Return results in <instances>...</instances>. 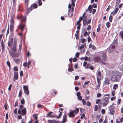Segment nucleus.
I'll list each match as a JSON object with an SVG mask.
<instances>
[{
  "label": "nucleus",
  "mask_w": 123,
  "mask_h": 123,
  "mask_svg": "<svg viewBox=\"0 0 123 123\" xmlns=\"http://www.w3.org/2000/svg\"><path fill=\"white\" fill-rule=\"evenodd\" d=\"M115 47V45L111 44L108 48V52L109 53H112L114 51V49Z\"/></svg>",
  "instance_id": "f257e3e1"
},
{
  "label": "nucleus",
  "mask_w": 123,
  "mask_h": 123,
  "mask_svg": "<svg viewBox=\"0 0 123 123\" xmlns=\"http://www.w3.org/2000/svg\"><path fill=\"white\" fill-rule=\"evenodd\" d=\"M25 26V24H23L22 23L20 25H19L18 26V27L19 29H21V32L20 33V35L21 37H22V35L24 30V28Z\"/></svg>",
  "instance_id": "f03ea898"
},
{
  "label": "nucleus",
  "mask_w": 123,
  "mask_h": 123,
  "mask_svg": "<svg viewBox=\"0 0 123 123\" xmlns=\"http://www.w3.org/2000/svg\"><path fill=\"white\" fill-rule=\"evenodd\" d=\"M104 101L102 103L103 106L105 107L108 104L109 102V98L105 97L104 98Z\"/></svg>",
  "instance_id": "7ed1b4c3"
},
{
  "label": "nucleus",
  "mask_w": 123,
  "mask_h": 123,
  "mask_svg": "<svg viewBox=\"0 0 123 123\" xmlns=\"http://www.w3.org/2000/svg\"><path fill=\"white\" fill-rule=\"evenodd\" d=\"M113 103L111 105H110L108 107L110 114L111 115H113L115 113V110L114 107L112 106Z\"/></svg>",
  "instance_id": "20e7f679"
},
{
  "label": "nucleus",
  "mask_w": 123,
  "mask_h": 123,
  "mask_svg": "<svg viewBox=\"0 0 123 123\" xmlns=\"http://www.w3.org/2000/svg\"><path fill=\"white\" fill-rule=\"evenodd\" d=\"M120 77V76L118 75L113 76L111 78V80L113 81H118Z\"/></svg>",
  "instance_id": "39448f33"
},
{
  "label": "nucleus",
  "mask_w": 123,
  "mask_h": 123,
  "mask_svg": "<svg viewBox=\"0 0 123 123\" xmlns=\"http://www.w3.org/2000/svg\"><path fill=\"white\" fill-rule=\"evenodd\" d=\"M20 18L21 20V24L23 22H25L26 19V16H23L22 15H20V16H18L17 17V19Z\"/></svg>",
  "instance_id": "423d86ee"
},
{
  "label": "nucleus",
  "mask_w": 123,
  "mask_h": 123,
  "mask_svg": "<svg viewBox=\"0 0 123 123\" xmlns=\"http://www.w3.org/2000/svg\"><path fill=\"white\" fill-rule=\"evenodd\" d=\"M28 87L27 86H23L24 92L27 95H28L29 93V91L28 90Z\"/></svg>",
  "instance_id": "0eeeda50"
},
{
  "label": "nucleus",
  "mask_w": 123,
  "mask_h": 123,
  "mask_svg": "<svg viewBox=\"0 0 123 123\" xmlns=\"http://www.w3.org/2000/svg\"><path fill=\"white\" fill-rule=\"evenodd\" d=\"M93 60L95 62L100 63L101 59L100 57L96 56L93 58Z\"/></svg>",
  "instance_id": "6e6552de"
},
{
  "label": "nucleus",
  "mask_w": 123,
  "mask_h": 123,
  "mask_svg": "<svg viewBox=\"0 0 123 123\" xmlns=\"http://www.w3.org/2000/svg\"><path fill=\"white\" fill-rule=\"evenodd\" d=\"M110 83V80L108 78H105L104 82L103 84V86L109 85Z\"/></svg>",
  "instance_id": "1a4fd4ad"
},
{
  "label": "nucleus",
  "mask_w": 123,
  "mask_h": 123,
  "mask_svg": "<svg viewBox=\"0 0 123 123\" xmlns=\"http://www.w3.org/2000/svg\"><path fill=\"white\" fill-rule=\"evenodd\" d=\"M9 53L11 56L13 58L17 57L19 55V54L18 53H16L12 52H9Z\"/></svg>",
  "instance_id": "9d476101"
},
{
  "label": "nucleus",
  "mask_w": 123,
  "mask_h": 123,
  "mask_svg": "<svg viewBox=\"0 0 123 123\" xmlns=\"http://www.w3.org/2000/svg\"><path fill=\"white\" fill-rule=\"evenodd\" d=\"M26 114V111L25 107L21 110V115L22 116H24Z\"/></svg>",
  "instance_id": "9b49d317"
},
{
  "label": "nucleus",
  "mask_w": 123,
  "mask_h": 123,
  "mask_svg": "<svg viewBox=\"0 0 123 123\" xmlns=\"http://www.w3.org/2000/svg\"><path fill=\"white\" fill-rule=\"evenodd\" d=\"M101 56L103 61H105L106 60V55L105 52H104L102 54Z\"/></svg>",
  "instance_id": "f8f14e48"
},
{
  "label": "nucleus",
  "mask_w": 123,
  "mask_h": 123,
  "mask_svg": "<svg viewBox=\"0 0 123 123\" xmlns=\"http://www.w3.org/2000/svg\"><path fill=\"white\" fill-rule=\"evenodd\" d=\"M67 115L65 113L63 116L62 121L61 122V123H64L67 121Z\"/></svg>",
  "instance_id": "ddd939ff"
},
{
  "label": "nucleus",
  "mask_w": 123,
  "mask_h": 123,
  "mask_svg": "<svg viewBox=\"0 0 123 123\" xmlns=\"http://www.w3.org/2000/svg\"><path fill=\"white\" fill-rule=\"evenodd\" d=\"M13 78H15L16 80L18 79V72H14V74Z\"/></svg>",
  "instance_id": "4468645a"
},
{
  "label": "nucleus",
  "mask_w": 123,
  "mask_h": 123,
  "mask_svg": "<svg viewBox=\"0 0 123 123\" xmlns=\"http://www.w3.org/2000/svg\"><path fill=\"white\" fill-rule=\"evenodd\" d=\"M1 45L2 47V52H3L5 50V44L3 40L1 41Z\"/></svg>",
  "instance_id": "2eb2a0df"
},
{
  "label": "nucleus",
  "mask_w": 123,
  "mask_h": 123,
  "mask_svg": "<svg viewBox=\"0 0 123 123\" xmlns=\"http://www.w3.org/2000/svg\"><path fill=\"white\" fill-rule=\"evenodd\" d=\"M76 109V110H74L73 111H71L73 113H74L76 114H77L78 113V112L79 111V109L78 108H75Z\"/></svg>",
  "instance_id": "dca6fc26"
},
{
  "label": "nucleus",
  "mask_w": 123,
  "mask_h": 123,
  "mask_svg": "<svg viewBox=\"0 0 123 123\" xmlns=\"http://www.w3.org/2000/svg\"><path fill=\"white\" fill-rule=\"evenodd\" d=\"M33 9V8L32 6L31 5L28 8V9H27V14L30 13V11L32 10Z\"/></svg>",
  "instance_id": "f3484780"
},
{
  "label": "nucleus",
  "mask_w": 123,
  "mask_h": 123,
  "mask_svg": "<svg viewBox=\"0 0 123 123\" xmlns=\"http://www.w3.org/2000/svg\"><path fill=\"white\" fill-rule=\"evenodd\" d=\"M75 115L72 111H71L69 114V116L70 117H74L75 116Z\"/></svg>",
  "instance_id": "a211bd4d"
},
{
  "label": "nucleus",
  "mask_w": 123,
  "mask_h": 123,
  "mask_svg": "<svg viewBox=\"0 0 123 123\" xmlns=\"http://www.w3.org/2000/svg\"><path fill=\"white\" fill-rule=\"evenodd\" d=\"M29 0H25V6L27 8L28 7Z\"/></svg>",
  "instance_id": "6ab92c4d"
},
{
  "label": "nucleus",
  "mask_w": 123,
  "mask_h": 123,
  "mask_svg": "<svg viewBox=\"0 0 123 123\" xmlns=\"http://www.w3.org/2000/svg\"><path fill=\"white\" fill-rule=\"evenodd\" d=\"M91 18H90L89 20L88 21V22L87 21L86 22V23H85L83 22V25L85 26L86 25H88L89 24H90L91 22Z\"/></svg>",
  "instance_id": "aec40b11"
},
{
  "label": "nucleus",
  "mask_w": 123,
  "mask_h": 123,
  "mask_svg": "<svg viewBox=\"0 0 123 123\" xmlns=\"http://www.w3.org/2000/svg\"><path fill=\"white\" fill-rule=\"evenodd\" d=\"M33 9L37 8V4L33 3L31 5Z\"/></svg>",
  "instance_id": "412c9836"
},
{
  "label": "nucleus",
  "mask_w": 123,
  "mask_h": 123,
  "mask_svg": "<svg viewBox=\"0 0 123 123\" xmlns=\"http://www.w3.org/2000/svg\"><path fill=\"white\" fill-rule=\"evenodd\" d=\"M68 70L69 72H72L74 71V69L72 67H70L68 68Z\"/></svg>",
  "instance_id": "4be33fe9"
},
{
  "label": "nucleus",
  "mask_w": 123,
  "mask_h": 123,
  "mask_svg": "<svg viewBox=\"0 0 123 123\" xmlns=\"http://www.w3.org/2000/svg\"><path fill=\"white\" fill-rule=\"evenodd\" d=\"M83 22L86 23L87 20V16H85L84 17L83 19Z\"/></svg>",
  "instance_id": "5701e85b"
},
{
  "label": "nucleus",
  "mask_w": 123,
  "mask_h": 123,
  "mask_svg": "<svg viewBox=\"0 0 123 123\" xmlns=\"http://www.w3.org/2000/svg\"><path fill=\"white\" fill-rule=\"evenodd\" d=\"M100 79H101V78L100 77L99 78L98 77H97V82L98 84H100Z\"/></svg>",
  "instance_id": "b1692460"
},
{
  "label": "nucleus",
  "mask_w": 123,
  "mask_h": 123,
  "mask_svg": "<svg viewBox=\"0 0 123 123\" xmlns=\"http://www.w3.org/2000/svg\"><path fill=\"white\" fill-rule=\"evenodd\" d=\"M117 39L116 40H114L111 44H112L113 45H115H115L117 44Z\"/></svg>",
  "instance_id": "393cba45"
},
{
  "label": "nucleus",
  "mask_w": 123,
  "mask_h": 123,
  "mask_svg": "<svg viewBox=\"0 0 123 123\" xmlns=\"http://www.w3.org/2000/svg\"><path fill=\"white\" fill-rule=\"evenodd\" d=\"M17 42V39H16L15 38H14L13 46H16V44Z\"/></svg>",
  "instance_id": "a878e982"
},
{
  "label": "nucleus",
  "mask_w": 123,
  "mask_h": 123,
  "mask_svg": "<svg viewBox=\"0 0 123 123\" xmlns=\"http://www.w3.org/2000/svg\"><path fill=\"white\" fill-rule=\"evenodd\" d=\"M118 8L117 7L114 10V12L113 15H115V14H116L117 13L118 10Z\"/></svg>",
  "instance_id": "bb28decb"
},
{
  "label": "nucleus",
  "mask_w": 123,
  "mask_h": 123,
  "mask_svg": "<svg viewBox=\"0 0 123 123\" xmlns=\"http://www.w3.org/2000/svg\"><path fill=\"white\" fill-rule=\"evenodd\" d=\"M119 36H120L122 39L123 40V31H121L119 32Z\"/></svg>",
  "instance_id": "cd10ccee"
},
{
  "label": "nucleus",
  "mask_w": 123,
  "mask_h": 123,
  "mask_svg": "<svg viewBox=\"0 0 123 123\" xmlns=\"http://www.w3.org/2000/svg\"><path fill=\"white\" fill-rule=\"evenodd\" d=\"M59 114L58 116H57L56 117L57 119L60 118L61 117V116L62 115V112H61L60 111H59Z\"/></svg>",
  "instance_id": "c85d7f7f"
},
{
  "label": "nucleus",
  "mask_w": 123,
  "mask_h": 123,
  "mask_svg": "<svg viewBox=\"0 0 123 123\" xmlns=\"http://www.w3.org/2000/svg\"><path fill=\"white\" fill-rule=\"evenodd\" d=\"M47 122L48 123H53L55 122H56V121L54 120H48L47 121Z\"/></svg>",
  "instance_id": "c756f323"
},
{
  "label": "nucleus",
  "mask_w": 123,
  "mask_h": 123,
  "mask_svg": "<svg viewBox=\"0 0 123 123\" xmlns=\"http://www.w3.org/2000/svg\"><path fill=\"white\" fill-rule=\"evenodd\" d=\"M86 43H85L84 44H82L80 48V49H82L84 48V46H85V47H86Z\"/></svg>",
  "instance_id": "7c9ffc66"
},
{
  "label": "nucleus",
  "mask_w": 123,
  "mask_h": 123,
  "mask_svg": "<svg viewBox=\"0 0 123 123\" xmlns=\"http://www.w3.org/2000/svg\"><path fill=\"white\" fill-rule=\"evenodd\" d=\"M16 46H13V47L12 49V50L14 52H16Z\"/></svg>",
  "instance_id": "2f4dec72"
},
{
  "label": "nucleus",
  "mask_w": 123,
  "mask_h": 123,
  "mask_svg": "<svg viewBox=\"0 0 123 123\" xmlns=\"http://www.w3.org/2000/svg\"><path fill=\"white\" fill-rule=\"evenodd\" d=\"M13 25L11 24L10 25V31H13L14 29V26Z\"/></svg>",
  "instance_id": "473e14b6"
},
{
  "label": "nucleus",
  "mask_w": 123,
  "mask_h": 123,
  "mask_svg": "<svg viewBox=\"0 0 123 123\" xmlns=\"http://www.w3.org/2000/svg\"><path fill=\"white\" fill-rule=\"evenodd\" d=\"M15 62L16 64L19 63L20 62V60L19 59H15Z\"/></svg>",
  "instance_id": "72a5a7b5"
},
{
  "label": "nucleus",
  "mask_w": 123,
  "mask_h": 123,
  "mask_svg": "<svg viewBox=\"0 0 123 123\" xmlns=\"http://www.w3.org/2000/svg\"><path fill=\"white\" fill-rule=\"evenodd\" d=\"M113 19V17L112 15H110V16L109 18V20L110 22H111L112 21Z\"/></svg>",
  "instance_id": "f704fd0d"
},
{
  "label": "nucleus",
  "mask_w": 123,
  "mask_h": 123,
  "mask_svg": "<svg viewBox=\"0 0 123 123\" xmlns=\"http://www.w3.org/2000/svg\"><path fill=\"white\" fill-rule=\"evenodd\" d=\"M10 23L12 25H14V19H11Z\"/></svg>",
  "instance_id": "c9c22d12"
},
{
  "label": "nucleus",
  "mask_w": 123,
  "mask_h": 123,
  "mask_svg": "<svg viewBox=\"0 0 123 123\" xmlns=\"http://www.w3.org/2000/svg\"><path fill=\"white\" fill-rule=\"evenodd\" d=\"M111 25V24L109 22H107L106 23V27L107 28H109L110 26Z\"/></svg>",
  "instance_id": "e433bc0d"
},
{
  "label": "nucleus",
  "mask_w": 123,
  "mask_h": 123,
  "mask_svg": "<svg viewBox=\"0 0 123 123\" xmlns=\"http://www.w3.org/2000/svg\"><path fill=\"white\" fill-rule=\"evenodd\" d=\"M118 87V85L117 84H115L114 85L113 89L116 90L117 88Z\"/></svg>",
  "instance_id": "4c0bfd02"
},
{
  "label": "nucleus",
  "mask_w": 123,
  "mask_h": 123,
  "mask_svg": "<svg viewBox=\"0 0 123 123\" xmlns=\"http://www.w3.org/2000/svg\"><path fill=\"white\" fill-rule=\"evenodd\" d=\"M101 73L100 71L97 72V75L98 77H101Z\"/></svg>",
  "instance_id": "58836bf2"
},
{
  "label": "nucleus",
  "mask_w": 123,
  "mask_h": 123,
  "mask_svg": "<svg viewBox=\"0 0 123 123\" xmlns=\"http://www.w3.org/2000/svg\"><path fill=\"white\" fill-rule=\"evenodd\" d=\"M8 46L9 47H11L12 46V43H11V42H10V41H8Z\"/></svg>",
  "instance_id": "ea45409f"
},
{
  "label": "nucleus",
  "mask_w": 123,
  "mask_h": 123,
  "mask_svg": "<svg viewBox=\"0 0 123 123\" xmlns=\"http://www.w3.org/2000/svg\"><path fill=\"white\" fill-rule=\"evenodd\" d=\"M91 64L89 63H88L87 64L86 66L85 67V68L89 69L90 68V66H91Z\"/></svg>",
  "instance_id": "a19ab883"
},
{
  "label": "nucleus",
  "mask_w": 123,
  "mask_h": 123,
  "mask_svg": "<svg viewBox=\"0 0 123 123\" xmlns=\"http://www.w3.org/2000/svg\"><path fill=\"white\" fill-rule=\"evenodd\" d=\"M92 8L93 7L92 5H90L88 8V10H92Z\"/></svg>",
  "instance_id": "79ce46f5"
},
{
  "label": "nucleus",
  "mask_w": 123,
  "mask_h": 123,
  "mask_svg": "<svg viewBox=\"0 0 123 123\" xmlns=\"http://www.w3.org/2000/svg\"><path fill=\"white\" fill-rule=\"evenodd\" d=\"M38 3L39 6H41L42 4V2L41 0H38Z\"/></svg>",
  "instance_id": "37998d69"
},
{
  "label": "nucleus",
  "mask_w": 123,
  "mask_h": 123,
  "mask_svg": "<svg viewBox=\"0 0 123 123\" xmlns=\"http://www.w3.org/2000/svg\"><path fill=\"white\" fill-rule=\"evenodd\" d=\"M98 106L96 105H95L94 107V111H97L98 110Z\"/></svg>",
  "instance_id": "c03bdc74"
},
{
  "label": "nucleus",
  "mask_w": 123,
  "mask_h": 123,
  "mask_svg": "<svg viewBox=\"0 0 123 123\" xmlns=\"http://www.w3.org/2000/svg\"><path fill=\"white\" fill-rule=\"evenodd\" d=\"M14 70L15 71H18V68L17 66H15L13 68Z\"/></svg>",
  "instance_id": "a18cd8bd"
},
{
  "label": "nucleus",
  "mask_w": 123,
  "mask_h": 123,
  "mask_svg": "<svg viewBox=\"0 0 123 123\" xmlns=\"http://www.w3.org/2000/svg\"><path fill=\"white\" fill-rule=\"evenodd\" d=\"M9 25H8V27L7 30V31L6 33V37L7 35L9 34Z\"/></svg>",
  "instance_id": "49530a36"
},
{
  "label": "nucleus",
  "mask_w": 123,
  "mask_h": 123,
  "mask_svg": "<svg viewBox=\"0 0 123 123\" xmlns=\"http://www.w3.org/2000/svg\"><path fill=\"white\" fill-rule=\"evenodd\" d=\"M21 104H24L25 103V100L24 98L22 99L21 101Z\"/></svg>",
  "instance_id": "de8ad7c7"
},
{
  "label": "nucleus",
  "mask_w": 123,
  "mask_h": 123,
  "mask_svg": "<svg viewBox=\"0 0 123 123\" xmlns=\"http://www.w3.org/2000/svg\"><path fill=\"white\" fill-rule=\"evenodd\" d=\"M11 19H14L15 17V15L13 13H12L11 15Z\"/></svg>",
  "instance_id": "09e8293b"
},
{
  "label": "nucleus",
  "mask_w": 123,
  "mask_h": 123,
  "mask_svg": "<svg viewBox=\"0 0 123 123\" xmlns=\"http://www.w3.org/2000/svg\"><path fill=\"white\" fill-rule=\"evenodd\" d=\"M117 0V1L116 3L115 6H116L118 5L120 2V0Z\"/></svg>",
  "instance_id": "8fccbe9b"
},
{
  "label": "nucleus",
  "mask_w": 123,
  "mask_h": 123,
  "mask_svg": "<svg viewBox=\"0 0 123 123\" xmlns=\"http://www.w3.org/2000/svg\"><path fill=\"white\" fill-rule=\"evenodd\" d=\"M7 64V66L9 67V70H10V64L9 62L8 61L6 62Z\"/></svg>",
  "instance_id": "3c124183"
},
{
  "label": "nucleus",
  "mask_w": 123,
  "mask_h": 123,
  "mask_svg": "<svg viewBox=\"0 0 123 123\" xmlns=\"http://www.w3.org/2000/svg\"><path fill=\"white\" fill-rule=\"evenodd\" d=\"M86 105L88 106H90L91 105V103L90 102L88 101H87L86 103Z\"/></svg>",
  "instance_id": "603ef678"
},
{
  "label": "nucleus",
  "mask_w": 123,
  "mask_h": 123,
  "mask_svg": "<svg viewBox=\"0 0 123 123\" xmlns=\"http://www.w3.org/2000/svg\"><path fill=\"white\" fill-rule=\"evenodd\" d=\"M115 91L114 90H113L111 92V93L112 95L113 96L115 95Z\"/></svg>",
  "instance_id": "864d4df0"
},
{
  "label": "nucleus",
  "mask_w": 123,
  "mask_h": 123,
  "mask_svg": "<svg viewBox=\"0 0 123 123\" xmlns=\"http://www.w3.org/2000/svg\"><path fill=\"white\" fill-rule=\"evenodd\" d=\"M91 39L89 36H88L87 38V42H89L91 41Z\"/></svg>",
  "instance_id": "5fc2aeb1"
},
{
  "label": "nucleus",
  "mask_w": 123,
  "mask_h": 123,
  "mask_svg": "<svg viewBox=\"0 0 123 123\" xmlns=\"http://www.w3.org/2000/svg\"><path fill=\"white\" fill-rule=\"evenodd\" d=\"M82 43H84L85 42L86 39L84 38H82L81 40Z\"/></svg>",
  "instance_id": "6e6d98bb"
},
{
  "label": "nucleus",
  "mask_w": 123,
  "mask_h": 123,
  "mask_svg": "<svg viewBox=\"0 0 123 123\" xmlns=\"http://www.w3.org/2000/svg\"><path fill=\"white\" fill-rule=\"evenodd\" d=\"M80 53L79 52H77L75 54V57L76 58L78 57Z\"/></svg>",
  "instance_id": "4d7b16f0"
},
{
  "label": "nucleus",
  "mask_w": 123,
  "mask_h": 123,
  "mask_svg": "<svg viewBox=\"0 0 123 123\" xmlns=\"http://www.w3.org/2000/svg\"><path fill=\"white\" fill-rule=\"evenodd\" d=\"M101 112L102 114H105V110L104 109H102L101 110Z\"/></svg>",
  "instance_id": "13d9d810"
},
{
  "label": "nucleus",
  "mask_w": 123,
  "mask_h": 123,
  "mask_svg": "<svg viewBox=\"0 0 123 123\" xmlns=\"http://www.w3.org/2000/svg\"><path fill=\"white\" fill-rule=\"evenodd\" d=\"M37 107L38 108H42V105L40 104H38L37 105Z\"/></svg>",
  "instance_id": "bf43d9fd"
},
{
  "label": "nucleus",
  "mask_w": 123,
  "mask_h": 123,
  "mask_svg": "<svg viewBox=\"0 0 123 123\" xmlns=\"http://www.w3.org/2000/svg\"><path fill=\"white\" fill-rule=\"evenodd\" d=\"M82 100L83 105H85L86 104V102L85 100L83 99H82Z\"/></svg>",
  "instance_id": "052dcab7"
},
{
  "label": "nucleus",
  "mask_w": 123,
  "mask_h": 123,
  "mask_svg": "<svg viewBox=\"0 0 123 123\" xmlns=\"http://www.w3.org/2000/svg\"><path fill=\"white\" fill-rule=\"evenodd\" d=\"M92 7H94V8H96L97 7V5L96 4H95V3L93 4L92 5Z\"/></svg>",
  "instance_id": "680f3d73"
},
{
  "label": "nucleus",
  "mask_w": 123,
  "mask_h": 123,
  "mask_svg": "<svg viewBox=\"0 0 123 123\" xmlns=\"http://www.w3.org/2000/svg\"><path fill=\"white\" fill-rule=\"evenodd\" d=\"M82 97L81 96H80L78 97V98L80 101H81L82 100Z\"/></svg>",
  "instance_id": "e2e57ef3"
},
{
  "label": "nucleus",
  "mask_w": 123,
  "mask_h": 123,
  "mask_svg": "<svg viewBox=\"0 0 123 123\" xmlns=\"http://www.w3.org/2000/svg\"><path fill=\"white\" fill-rule=\"evenodd\" d=\"M4 108L5 109L7 110V105L6 104H5L4 105Z\"/></svg>",
  "instance_id": "0e129e2a"
},
{
  "label": "nucleus",
  "mask_w": 123,
  "mask_h": 123,
  "mask_svg": "<svg viewBox=\"0 0 123 123\" xmlns=\"http://www.w3.org/2000/svg\"><path fill=\"white\" fill-rule=\"evenodd\" d=\"M87 31H85L83 34V36L84 37H86V36H87Z\"/></svg>",
  "instance_id": "69168bd1"
},
{
  "label": "nucleus",
  "mask_w": 123,
  "mask_h": 123,
  "mask_svg": "<svg viewBox=\"0 0 123 123\" xmlns=\"http://www.w3.org/2000/svg\"><path fill=\"white\" fill-rule=\"evenodd\" d=\"M27 63L26 62H24L23 64V66L24 67H26L27 66Z\"/></svg>",
  "instance_id": "338daca9"
},
{
  "label": "nucleus",
  "mask_w": 123,
  "mask_h": 123,
  "mask_svg": "<svg viewBox=\"0 0 123 123\" xmlns=\"http://www.w3.org/2000/svg\"><path fill=\"white\" fill-rule=\"evenodd\" d=\"M91 26L90 25H89L88 26L87 30L88 31H89L91 30Z\"/></svg>",
  "instance_id": "774afa93"
}]
</instances>
